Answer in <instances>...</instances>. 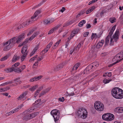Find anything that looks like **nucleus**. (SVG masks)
<instances>
[{
	"instance_id": "nucleus-10",
	"label": "nucleus",
	"mask_w": 123,
	"mask_h": 123,
	"mask_svg": "<svg viewBox=\"0 0 123 123\" xmlns=\"http://www.w3.org/2000/svg\"><path fill=\"white\" fill-rule=\"evenodd\" d=\"M17 67H15V66H13V65L12 66V67L10 68L6 69L5 70V71L7 73H8L9 72H12L13 71H14L15 72H16V71L17 70Z\"/></svg>"
},
{
	"instance_id": "nucleus-33",
	"label": "nucleus",
	"mask_w": 123,
	"mask_h": 123,
	"mask_svg": "<svg viewBox=\"0 0 123 123\" xmlns=\"http://www.w3.org/2000/svg\"><path fill=\"white\" fill-rule=\"evenodd\" d=\"M9 55H6L4 57L1 58L0 59V60L2 61H3L7 59L9 57Z\"/></svg>"
},
{
	"instance_id": "nucleus-61",
	"label": "nucleus",
	"mask_w": 123,
	"mask_h": 123,
	"mask_svg": "<svg viewBox=\"0 0 123 123\" xmlns=\"http://www.w3.org/2000/svg\"><path fill=\"white\" fill-rule=\"evenodd\" d=\"M113 33L111 31H110L109 33V34L107 36L109 37H111V36L112 35V34H113Z\"/></svg>"
},
{
	"instance_id": "nucleus-60",
	"label": "nucleus",
	"mask_w": 123,
	"mask_h": 123,
	"mask_svg": "<svg viewBox=\"0 0 123 123\" xmlns=\"http://www.w3.org/2000/svg\"><path fill=\"white\" fill-rule=\"evenodd\" d=\"M90 8H89V9H88V10H87L86 12V13L87 14H88L89 13H90L92 11H90Z\"/></svg>"
},
{
	"instance_id": "nucleus-9",
	"label": "nucleus",
	"mask_w": 123,
	"mask_h": 123,
	"mask_svg": "<svg viewBox=\"0 0 123 123\" xmlns=\"http://www.w3.org/2000/svg\"><path fill=\"white\" fill-rule=\"evenodd\" d=\"M118 87H116L113 89L111 91V93L112 96L117 98V94Z\"/></svg>"
},
{
	"instance_id": "nucleus-62",
	"label": "nucleus",
	"mask_w": 123,
	"mask_h": 123,
	"mask_svg": "<svg viewBox=\"0 0 123 123\" xmlns=\"http://www.w3.org/2000/svg\"><path fill=\"white\" fill-rule=\"evenodd\" d=\"M5 88H0V92H4L6 91V90H5Z\"/></svg>"
},
{
	"instance_id": "nucleus-64",
	"label": "nucleus",
	"mask_w": 123,
	"mask_h": 123,
	"mask_svg": "<svg viewBox=\"0 0 123 123\" xmlns=\"http://www.w3.org/2000/svg\"><path fill=\"white\" fill-rule=\"evenodd\" d=\"M85 12V10H83L81 11L80 13V14H83Z\"/></svg>"
},
{
	"instance_id": "nucleus-31",
	"label": "nucleus",
	"mask_w": 123,
	"mask_h": 123,
	"mask_svg": "<svg viewBox=\"0 0 123 123\" xmlns=\"http://www.w3.org/2000/svg\"><path fill=\"white\" fill-rule=\"evenodd\" d=\"M53 43L52 42H50L49 44L47 46L46 48L47 49L46 50L47 51H48L49 49L50 48L51 46Z\"/></svg>"
},
{
	"instance_id": "nucleus-22",
	"label": "nucleus",
	"mask_w": 123,
	"mask_h": 123,
	"mask_svg": "<svg viewBox=\"0 0 123 123\" xmlns=\"http://www.w3.org/2000/svg\"><path fill=\"white\" fill-rule=\"evenodd\" d=\"M34 109V108L33 107H31L24 112V113H28L30 112H31Z\"/></svg>"
},
{
	"instance_id": "nucleus-53",
	"label": "nucleus",
	"mask_w": 123,
	"mask_h": 123,
	"mask_svg": "<svg viewBox=\"0 0 123 123\" xmlns=\"http://www.w3.org/2000/svg\"><path fill=\"white\" fill-rule=\"evenodd\" d=\"M89 34L88 32H86L84 33L83 34V36L84 37H86Z\"/></svg>"
},
{
	"instance_id": "nucleus-26",
	"label": "nucleus",
	"mask_w": 123,
	"mask_h": 123,
	"mask_svg": "<svg viewBox=\"0 0 123 123\" xmlns=\"http://www.w3.org/2000/svg\"><path fill=\"white\" fill-rule=\"evenodd\" d=\"M111 37H110L109 36L107 37L105 40V46L108 44L109 42L110 38H111Z\"/></svg>"
},
{
	"instance_id": "nucleus-14",
	"label": "nucleus",
	"mask_w": 123,
	"mask_h": 123,
	"mask_svg": "<svg viewBox=\"0 0 123 123\" xmlns=\"http://www.w3.org/2000/svg\"><path fill=\"white\" fill-rule=\"evenodd\" d=\"M66 61L62 63V64H61L58 65L56 67L57 70H58L61 68H63V66L66 64Z\"/></svg>"
},
{
	"instance_id": "nucleus-42",
	"label": "nucleus",
	"mask_w": 123,
	"mask_h": 123,
	"mask_svg": "<svg viewBox=\"0 0 123 123\" xmlns=\"http://www.w3.org/2000/svg\"><path fill=\"white\" fill-rule=\"evenodd\" d=\"M113 6V5L112 4H110L108 6H107V7L108 8V10H110L112 8V7Z\"/></svg>"
},
{
	"instance_id": "nucleus-35",
	"label": "nucleus",
	"mask_w": 123,
	"mask_h": 123,
	"mask_svg": "<svg viewBox=\"0 0 123 123\" xmlns=\"http://www.w3.org/2000/svg\"><path fill=\"white\" fill-rule=\"evenodd\" d=\"M118 113H123V108L122 107H118Z\"/></svg>"
},
{
	"instance_id": "nucleus-6",
	"label": "nucleus",
	"mask_w": 123,
	"mask_h": 123,
	"mask_svg": "<svg viewBox=\"0 0 123 123\" xmlns=\"http://www.w3.org/2000/svg\"><path fill=\"white\" fill-rule=\"evenodd\" d=\"M27 47L26 45L24 46L22 49L21 52L23 55L21 56V60L22 61H23L28 54V51H27Z\"/></svg>"
},
{
	"instance_id": "nucleus-43",
	"label": "nucleus",
	"mask_w": 123,
	"mask_h": 123,
	"mask_svg": "<svg viewBox=\"0 0 123 123\" xmlns=\"http://www.w3.org/2000/svg\"><path fill=\"white\" fill-rule=\"evenodd\" d=\"M59 100L61 102H63L65 100L64 98L62 97V98H59Z\"/></svg>"
},
{
	"instance_id": "nucleus-55",
	"label": "nucleus",
	"mask_w": 123,
	"mask_h": 123,
	"mask_svg": "<svg viewBox=\"0 0 123 123\" xmlns=\"http://www.w3.org/2000/svg\"><path fill=\"white\" fill-rule=\"evenodd\" d=\"M118 54H119V56H120V58L122 57L123 56V54H122V53L121 52H120L118 53Z\"/></svg>"
},
{
	"instance_id": "nucleus-38",
	"label": "nucleus",
	"mask_w": 123,
	"mask_h": 123,
	"mask_svg": "<svg viewBox=\"0 0 123 123\" xmlns=\"http://www.w3.org/2000/svg\"><path fill=\"white\" fill-rule=\"evenodd\" d=\"M116 18H111L109 19V21L112 23H113L115 22Z\"/></svg>"
},
{
	"instance_id": "nucleus-46",
	"label": "nucleus",
	"mask_w": 123,
	"mask_h": 123,
	"mask_svg": "<svg viewBox=\"0 0 123 123\" xmlns=\"http://www.w3.org/2000/svg\"><path fill=\"white\" fill-rule=\"evenodd\" d=\"M17 56H14L12 59V61L13 62H14L16 61L17 60Z\"/></svg>"
},
{
	"instance_id": "nucleus-25",
	"label": "nucleus",
	"mask_w": 123,
	"mask_h": 123,
	"mask_svg": "<svg viewBox=\"0 0 123 123\" xmlns=\"http://www.w3.org/2000/svg\"><path fill=\"white\" fill-rule=\"evenodd\" d=\"M29 115H26L23 116V119L25 120H27L30 119Z\"/></svg>"
},
{
	"instance_id": "nucleus-58",
	"label": "nucleus",
	"mask_w": 123,
	"mask_h": 123,
	"mask_svg": "<svg viewBox=\"0 0 123 123\" xmlns=\"http://www.w3.org/2000/svg\"><path fill=\"white\" fill-rule=\"evenodd\" d=\"M19 64V62H17L14 65H13V66H15V67H16L18 66Z\"/></svg>"
},
{
	"instance_id": "nucleus-63",
	"label": "nucleus",
	"mask_w": 123,
	"mask_h": 123,
	"mask_svg": "<svg viewBox=\"0 0 123 123\" xmlns=\"http://www.w3.org/2000/svg\"><path fill=\"white\" fill-rule=\"evenodd\" d=\"M78 25L80 27H81L83 25V24L81 21L79 23Z\"/></svg>"
},
{
	"instance_id": "nucleus-45",
	"label": "nucleus",
	"mask_w": 123,
	"mask_h": 123,
	"mask_svg": "<svg viewBox=\"0 0 123 123\" xmlns=\"http://www.w3.org/2000/svg\"><path fill=\"white\" fill-rule=\"evenodd\" d=\"M67 93L68 94V95H67V96H72L74 95V92H72L70 93H68V92H67Z\"/></svg>"
},
{
	"instance_id": "nucleus-17",
	"label": "nucleus",
	"mask_w": 123,
	"mask_h": 123,
	"mask_svg": "<svg viewBox=\"0 0 123 123\" xmlns=\"http://www.w3.org/2000/svg\"><path fill=\"white\" fill-rule=\"evenodd\" d=\"M39 113L38 112H34L33 113L30 114V115H29L30 117V119H31L34 117L36 116Z\"/></svg>"
},
{
	"instance_id": "nucleus-47",
	"label": "nucleus",
	"mask_w": 123,
	"mask_h": 123,
	"mask_svg": "<svg viewBox=\"0 0 123 123\" xmlns=\"http://www.w3.org/2000/svg\"><path fill=\"white\" fill-rule=\"evenodd\" d=\"M61 40H59L58 41H57L56 43H55V45H54V46L57 47L58 45L59 44Z\"/></svg>"
},
{
	"instance_id": "nucleus-29",
	"label": "nucleus",
	"mask_w": 123,
	"mask_h": 123,
	"mask_svg": "<svg viewBox=\"0 0 123 123\" xmlns=\"http://www.w3.org/2000/svg\"><path fill=\"white\" fill-rule=\"evenodd\" d=\"M83 44V43L82 42L80 43H79L77 45L76 48H74V50H75V49H76V50H77V49H78L81 47V45H82Z\"/></svg>"
},
{
	"instance_id": "nucleus-1",
	"label": "nucleus",
	"mask_w": 123,
	"mask_h": 123,
	"mask_svg": "<svg viewBox=\"0 0 123 123\" xmlns=\"http://www.w3.org/2000/svg\"><path fill=\"white\" fill-rule=\"evenodd\" d=\"M25 34L24 33H23L19 35L17 38L16 37H13L6 43H4V46H5L3 49L4 50L6 51L9 50L13 47L16 43H19L24 38Z\"/></svg>"
},
{
	"instance_id": "nucleus-7",
	"label": "nucleus",
	"mask_w": 123,
	"mask_h": 123,
	"mask_svg": "<svg viewBox=\"0 0 123 123\" xmlns=\"http://www.w3.org/2000/svg\"><path fill=\"white\" fill-rule=\"evenodd\" d=\"M120 56H119V54H118V53L114 57L115 59L116 60H117V61L116 62L110 64V65H109V67H111L113 65L116 64V63L120 62L123 59V57L120 60H119L118 58H119V59L120 58Z\"/></svg>"
},
{
	"instance_id": "nucleus-8",
	"label": "nucleus",
	"mask_w": 123,
	"mask_h": 123,
	"mask_svg": "<svg viewBox=\"0 0 123 123\" xmlns=\"http://www.w3.org/2000/svg\"><path fill=\"white\" fill-rule=\"evenodd\" d=\"M118 90L117 98H122L123 97V91L122 89L119 88Z\"/></svg>"
},
{
	"instance_id": "nucleus-4",
	"label": "nucleus",
	"mask_w": 123,
	"mask_h": 123,
	"mask_svg": "<svg viewBox=\"0 0 123 123\" xmlns=\"http://www.w3.org/2000/svg\"><path fill=\"white\" fill-rule=\"evenodd\" d=\"M50 113L54 118L55 122L57 123L60 117L59 111L56 109H54L51 111Z\"/></svg>"
},
{
	"instance_id": "nucleus-27",
	"label": "nucleus",
	"mask_w": 123,
	"mask_h": 123,
	"mask_svg": "<svg viewBox=\"0 0 123 123\" xmlns=\"http://www.w3.org/2000/svg\"><path fill=\"white\" fill-rule=\"evenodd\" d=\"M111 73L110 72H106L103 75V76L106 77V76H108V77H111Z\"/></svg>"
},
{
	"instance_id": "nucleus-51",
	"label": "nucleus",
	"mask_w": 123,
	"mask_h": 123,
	"mask_svg": "<svg viewBox=\"0 0 123 123\" xmlns=\"http://www.w3.org/2000/svg\"><path fill=\"white\" fill-rule=\"evenodd\" d=\"M27 94V92L25 91V92H23L22 94V95L24 97Z\"/></svg>"
},
{
	"instance_id": "nucleus-28",
	"label": "nucleus",
	"mask_w": 123,
	"mask_h": 123,
	"mask_svg": "<svg viewBox=\"0 0 123 123\" xmlns=\"http://www.w3.org/2000/svg\"><path fill=\"white\" fill-rule=\"evenodd\" d=\"M31 22L30 20H28V21H27L26 22H25L22 24V25L25 27L27 25H29V23H30Z\"/></svg>"
},
{
	"instance_id": "nucleus-36",
	"label": "nucleus",
	"mask_w": 123,
	"mask_h": 123,
	"mask_svg": "<svg viewBox=\"0 0 123 123\" xmlns=\"http://www.w3.org/2000/svg\"><path fill=\"white\" fill-rule=\"evenodd\" d=\"M12 83L13 82L12 81L7 82L1 84V86H3L6 85L7 84H9Z\"/></svg>"
},
{
	"instance_id": "nucleus-44",
	"label": "nucleus",
	"mask_w": 123,
	"mask_h": 123,
	"mask_svg": "<svg viewBox=\"0 0 123 123\" xmlns=\"http://www.w3.org/2000/svg\"><path fill=\"white\" fill-rule=\"evenodd\" d=\"M23 27V26L22 24L19 25L18 26L17 28H16L15 29L16 30H17L20 29L22 28Z\"/></svg>"
},
{
	"instance_id": "nucleus-34",
	"label": "nucleus",
	"mask_w": 123,
	"mask_h": 123,
	"mask_svg": "<svg viewBox=\"0 0 123 123\" xmlns=\"http://www.w3.org/2000/svg\"><path fill=\"white\" fill-rule=\"evenodd\" d=\"M19 108H18L17 109H14V110H12L10 112V113L11 114H13V113L15 112H16L18 111L19 110Z\"/></svg>"
},
{
	"instance_id": "nucleus-24",
	"label": "nucleus",
	"mask_w": 123,
	"mask_h": 123,
	"mask_svg": "<svg viewBox=\"0 0 123 123\" xmlns=\"http://www.w3.org/2000/svg\"><path fill=\"white\" fill-rule=\"evenodd\" d=\"M43 22L44 24H49L52 22L51 20H49V19H44L43 21Z\"/></svg>"
},
{
	"instance_id": "nucleus-49",
	"label": "nucleus",
	"mask_w": 123,
	"mask_h": 123,
	"mask_svg": "<svg viewBox=\"0 0 123 123\" xmlns=\"http://www.w3.org/2000/svg\"><path fill=\"white\" fill-rule=\"evenodd\" d=\"M24 96L22 94L21 95H20L17 98L18 99V100H19L20 99H21L23 98L24 97Z\"/></svg>"
},
{
	"instance_id": "nucleus-56",
	"label": "nucleus",
	"mask_w": 123,
	"mask_h": 123,
	"mask_svg": "<svg viewBox=\"0 0 123 123\" xmlns=\"http://www.w3.org/2000/svg\"><path fill=\"white\" fill-rule=\"evenodd\" d=\"M54 31L53 29H52L51 30H50L48 34H51L52 33H53Z\"/></svg>"
},
{
	"instance_id": "nucleus-19",
	"label": "nucleus",
	"mask_w": 123,
	"mask_h": 123,
	"mask_svg": "<svg viewBox=\"0 0 123 123\" xmlns=\"http://www.w3.org/2000/svg\"><path fill=\"white\" fill-rule=\"evenodd\" d=\"M92 66V65L91 64H90L84 70V72L86 71H86L88 70V71L92 69H94V68H93Z\"/></svg>"
},
{
	"instance_id": "nucleus-15",
	"label": "nucleus",
	"mask_w": 123,
	"mask_h": 123,
	"mask_svg": "<svg viewBox=\"0 0 123 123\" xmlns=\"http://www.w3.org/2000/svg\"><path fill=\"white\" fill-rule=\"evenodd\" d=\"M105 41L104 40H102L100 41L97 44L96 47L98 48H99L101 47L103 44L104 43Z\"/></svg>"
},
{
	"instance_id": "nucleus-23",
	"label": "nucleus",
	"mask_w": 123,
	"mask_h": 123,
	"mask_svg": "<svg viewBox=\"0 0 123 123\" xmlns=\"http://www.w3.org/2000/svg\"><path fill=\"white\" fill-rule=\"evenodd\" d=\"M41 99H39L36 100L34 104L35 105H37L38 106L41 105Z\"/></svg>"
},
{
	"instance_id": "nucleus-48",
	"label": "nucleus",
	"mask_w": 123,
	"mask_h": 123,
	"mask_svg": "<svg viewBox=\"0 0 123 123\" xmlns=\"http://www.w3.org/2000/svg\"><path fill=\"white\" fill-rule=\"evenodd\" d=\"M90 9V11H92L95 9V6H92L89 8Z\"/></svg>"
},
{
	"instance_id": "nucleus-3",
	"label": "nucleus",
	"mask_w": 123,
	"mask_h": 123,
	"mask_svg": "<svg viewBox=\"0 0 123 123\" xmlns=\"http://www.w3.org/2000/svg\"><path fill=\"white\" fill-rule=\"evenodd\" d=\"M120 35L119 30L117 29L115 34L114 35L113 37H111L110 42V45H113L114 44L113 39H114L115 42H117L119 38V37Z\"/></svg>"
},
{
	"instance_id": "nucleus-5",
	"label": "nucleus",
	"mask_w": 123,
	"mask_h": 123,
	"mask_svg": "<svg viewBox=\"0 0 123 123\" xmlns=\"http://www.w3.org/2000/svg\"><path fill=\"white\" fill-rule=\"evenodd\" d=\"M94 106L95 109L98 111H102L104 108V105L100 101L95 102Z\"/></svg>"
},
{
	"instance_id": "nucleus-37",
	"label": "nucleus",
	"mask_w": 123,
	"mask_h": 123,
	"mask_svg": "<svg viewBox=\"0 0 123 123\" xmlns=\"http://www.w3.org/2000/svg\"><path fill=\"white\" fill-rule=\"evenodd\" d=\"M48 92L47 91H44L42 92L40 94V96L39 97H40L41 96L45 95L46 93Z\"/></svg>"
},
{
	"instance_id": "nucleus-57",
	"label": "nucleus",
	"mask_w": 123,
	"mask_h": 123,
	"mask_svg": "<svg viewBox=\"0 0 123 123\" xmlns=\"http://www.w3.org/2000/svg\"><path fill=\"white\" fill-rule=\"evenodd\" d=\"M74 31H72L71 34L70 36L72 37H73L76 34L74 33Z\"/></svg>"
},
{
	"instance_id": "nucleus-40",
	"label": "nucleus",
	"mask_w": 123,
	"mask_h": 123,
	"mask_svg": "<svg viewBox=\"0 0 123 123\" xmlns=\"http://www.w3.org/2000/svg\"><path fill=\"white\" fill-rule=\"evenodd\" d=\"M95 37H96L97 38L98 37L97 36L96 34L93 33H92V35L91 36V39H93Z\"/></svg>"
},
{
	"instance_id": "nucleus-54",
	"label": "nucleus",
	"mask_w": 123,
	"mask_h": 123,
	"mask_svg": "<svg viewBox=\"0 0 123 123\" xmlns=\"http://www.w3.org/2000/svg\"><path fill=\"white\" fill-rule=\"evenodd\" d=\"M34 31V30H32L30 31L27 34V35L28 36L30 35Z\"/></svg>"
},
{
	"instance_id": "nucleus-13",
	"label": "nucleus",
	"mask_w": 123,
	"mask_h": 123,
	"mask_svg": "<svg viewBox=\"0 0 123 123\" xmlns=\"http://www.w3.org/2000/svg\"><path fill=\"white\" fill-rule=\"evenodd\" d=\"M80 64L79 63H78L76 64L73 67L72 70V72L74 71L75 72L76 69L80 65Z\"/></svg>"
},
{
	"instance_id": "nucleus-59",
	"label": "nucleus",
	"mask_w": 123,
	"mask_h": 123,
	"mask_svg": "<svg viewBox=\"0 0 123 123\" xmlns=\"http://www.w3.org/2000/svg\"><path fill=\"white\" fill-rule=\"evenodd\" d=\"M86 27L87 29H89L91 27V26L90 24H89L86 25Z\"/></svg>"
},
{
	"instance_id": "nucleus-30",
	"label": "nucleus",
	"mask_w": 123,
	"mask_h": 123,
	"mask_svg": "<svg viewBox=\"0 0 123 123\" xmlns=\"http://www.w3.org/2000/svg\"><path fill=\"white\" fill-rule=\"evenodd\" d=\"M37 85H35L33 86L32 87L29 88V90L31 91H33L37 88Z\"/></svg>"
},
{
	"instance_id": "nucleus-41",
	"label": "nucleus",
	"mask_w": 123,
	"mask_h": 123,
	"mask_svg": "<svg viewBox=\"0 0 123 123\" xmlns=\"http://www.w3.org/2000/svg\"><path fill=\"white\" fill-rule=\"evenodd\" d=\"M80 30L79 29H74L73 31L74 32V33L75 34H77L79 31Z\"/></svg>"
},
{
	"instance_id": "nucleus-21",
	"label": "nucleus",
	"mask_w": 123,
	"mask_h": 123,
	"mask_svg": "<svg viewBox=\"0 0 123 123\" xmlns=\"http://www.w3.org/2000/svg\"><path fill=\"white\" fill-rule=\"evenodd\" d=\"M109 116V117L108 119V121H111L114 118V116L113 114L110 113Z\"/></svg>"
},
{
	"instance_id": "nucleus-16",
	"label": "nucleus",
	"mask_w": 123,
	"mask_h": 123,
	"mask_svg": "<svg viewBox=\"0 0 123 123\" xmlns=\"http://www.w3.org/2000/svg\"><path fill=\"white\" fill-rule=\"evenodd\" d=\"M41 77V76H38L37 77H34L30 79V81L31 82H33L35 81H36L40 79Z\"/></svg>"
},
{
	"instance_id": "nucleus-2",
	"label": "nucleus",
	"mask_w": 123,
	"mask_h": 123,
	"mask_svg": "<svg viewBox=\"0 0 123 123\" xmlns=\"http://www.w3.org/2000/svg\"><path fill=\"white\" fill-rule=\"evenodd\" d=\"M77 112L78 117L81 118L85 119L87 117V110L84 108H79Z\"/></svg>"
},
{
	"instance_id": "nucleus-39",
	"label": "nucleus",
	"mask_w": 123,
	"mask_h": 123,
	"mask_svg": "<svg viewBox=\"0 0 123 123\" xmlns=\"http://www.w3.org/2000/svg\"><path fill=\"white\" fill-rule=\"evenodd\" d=\"M39 34V32H35L32 36V37L34 38L37 35H38Z\"/></svg>"
},
{
	"instance_id": "nucleus-18",
	"label": "nucleus",
	"mask_w": 123,
	"mask_h": 123,
	"mask_svg": "<svg viewBox=\"0 0 123 123\" xmlns=\"http://www.w3.org/2000/svg\"><path fill=\"white\" fill-rule=\"evenodd\" d=\"M41 12V11L40 10H38L36 12L34 13V15L31 17V19H33L35 18L38 14H39Z\"/></svg>"
},
{
	"instance_id": "nucleus-12",
	"label": "nucleus",
	"mask_w": 123,
	"mask_h": 123,
	"mask_svg": "<svg viewBox=\"0 0 123 123\" xmlns=\"http://www.w3.org/2000/svg\"><path fill=\"white\" fill-rule=\"evenodd\" d=\"M109 113H108L104 114L102 116L103 119L104 120L108 121L109 117Z\"/></svg>"
},
{
	"instance_id": "nucleus-50",
	"label": "nucleus",
	"mask_w": 123,
	"mask_h": 123,
	"mask_svg": "<svg viewBox=\"0 0 123 123\" xmlns=\"http://www.w3.org/2000/svg\"><path fill=\"white\" fill-rule=\"evenodd\" d=\"M43 58V55H42L41 57H39L38 59L37 60V61H40L41 60H42Z\"/></svg>"
},
{
	"instance_id": "nucleus-32",
	"label": "nucleus",
	"mask_w": 123,
	"mask_h": 123,
	"mask_svg": "<svg viewBox=\"0 0 123 123\" xmlns=\"http://www.w3.org/2000/svg\"><path fill=\"white\" fill-rule=\"evenodd\" d=\"M112 80L110 79V80H107L106 79H104L103 80V83L105 84H107L109 82L111 81Z\"/></svg>"
},
{
	"instance_id": "nucleus-52",
	"label": "nucleus",
	"mask_w": 123,
	"mask_h": 123,
	"mask_svg": "<svg viewBox=\"0 0 123 123\" xmlns=\"http://www.w3.org/2000/svg\"><path fill=\"white\" fill-rule=\"evenodd\" d=\"M28 39L27 38L25 40L24 42L22 43L24 45L25 44L27 43L28 42Z\"/></svg>"
},
{
	"instance_id": "nucleus-11",
	"label": "nucleus",
	"mask_w": 123,
	"mask_h": 123,
	"mask_svg": "<svg viewBox=\"0 0 123 123\" xmlns=\"http://www.w3.org/2000/svg\"><path fill=\"white\" fill-rule=\"evenodd\" d=\"M25 68V65L21 66L19 68H17V70L16 71V72L18 73H20L22 72L24 69Z\"/></svg>"
},
{
	"instance_id": "nucleus-20",
	"label": "nucleus",
	"mask_w": 123,
	"mask_h": 123,
	"mask_svg": "<svg viewBox=\"0 0 123 123\" xmlns=\"http://www.w3.org/2000/svg\"><path fill=\"white\" fill-rule=\"evenodd\" d=\"M92 66L94 68H94H96L98 67V66L99 65L98 62H93L91 64Z\"/></svg>"
}]
</instances>
